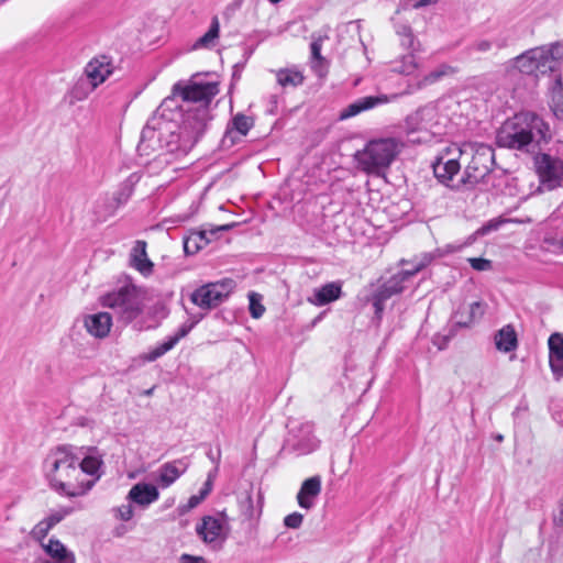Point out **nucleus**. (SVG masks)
<instances>
[{
  "mask_svg": "<svg viewBox=\"0 0 563 563\" xmlns=\"http://www.w3.org/2000/svg\"><path fill=\"white\" fill-rule=\"evenodd\" d=\"M181 111L173 98H165L154 114L147 120L141 132L137 151L141 155H150L158 150L168 153L187 152L191 147L185 145L179 118Z\"/></svg>",
  "mask_w": 563,
  "mask_h": 563,
  "instance_id": "f257e3e1",
  "label": "nucleus"
},
{
  "mask_svg": "<svg viewBox=\"0 0 563 563\" xmlns=\"http://www.w3.org/2000/svg\"><path fill=\"white\" fill-rule=\"evenodd\" d=\"M85 446L62 444L51 450L44 462L45 477L49 487L67 497H78L91 489L95 482H85L78 468V461Z\"/></svg>",
  "mask_w": 563,
  "mask_h": 563,
  "instance_id": "f03ea898",
  "label": "nucleus"
},
{
  "mask_svg": "<svg viewBox=\"0 0 563 563\" xmlns=\"http://www.w3.org/2000/svg\"><path fill=\"white\" fill-rule=\"evenodd\" d=\"M549 124L533 112H520L506 120L497 130L496 143L500 147L526 153L541 151L551 140Z\"/></svg>",
  "mask_w": 563,
  "mask_h": 563,
  "instance_id": "7ed1b4c3",
  "label": "nucleus"
},
{
  "mask_svg": "<svg viewBox=\"0 0 563 563\" xmlns=\"http://www.w3.org/2000/svg\"><path fill=\"white\" fill-rule=\"evenodd\" d=\"M102 305L113 310L118 322L123 325L132 324L135 331L156 327L146 322L143 300L133 285L122 286L117 291L107 294L102 298Z\"/></svg>",
  "mask_w": 563,
  "mask_h": 563,
  "instance_id": "20e7f679",
  "label": "nucleus"
},
{
  "mask_svg": "<svg viewBox=\"0 0 563 563\" xmlns=\"http://www.w3.org/2000/svg\"><path fill=\"white\" fill-rule=\"evenodd\" d=\"M399 153L396 139H376L367 142L362 151L354 155L358 167L372 175L380 176L389 168Z\"/></svg>",
  "mask_w": 563,
  "mask_h": 563,
  "instance_id": "39448f33",
  "label": "nucleus"
},
{
  "mask_svg": "<svg viewBox=\"0 0 563 563\" xmlns=\"http://www.w3.org/2000/svg\"><path fill=\"white\" fill-rule=\"evenodd\" d=\"M563 58V45L540 46L526 51L512 59L514 67L521 74L538 77L554 73Z\"/></svg>",
  "mask_w": 563,
  "mask_h": 563,
  "instance_id": "423d86ee",
  "label": "nucleus"
},
{
  "mask_svg": "<svg viewBox=\"0 0 563 563\" xmlns=\"http://www.w3.org/2000/svg\"><path fill=\"white\" fill-rule=\"evenodd\" d=\"M460 158L467 161L463 184H477L492 170L495 161L494 150L483 143L464 142L460 144Z\"/></svg>",
  "mask_w": 563,
  "mask_h": 563,
  "instance_id": "0eeeda50",
  "label": "nucleus"
},
{
  "mask_svg": "<svg viewBox=\"0 0 563 563\" xmlns=\"http://www.w3.org/2000/svg\"><path fill=\"white\" fill-rule=\"evenodd\" d=\"M411 279V273L400 269L376 287L374 284L371 285L372 290L365 295L364 301L372 303L376 319H382L386 301L393 296L401 294Z\"/></svg>",
  "mask_w": 563,
  "mask_h": 563,
  "instance_id": "6e6552de",
  "label": "nucleus"
},
{
  "mask_svg": "<svg viewBox=\"0 0 563 563\" xmlns=\"http://www.w3.org/2000/svg\"><path fill=\"white\" fill-rule=\"evenodd\" d=\"M219 93L218 82H198V81H178L172 88V95L167 98H173L176 104L178 98L181 99L183 106L197 107L206 106L209 108L212 99Z\"/></svg>",
  "mask_w": 563,
  "mask_h": 563,
  "instance_id": "1a4fd4ad",
  "label": "nucleus"
},
{
  "mask_svg": "<svg viewBox=\"0 0 563 563\" xmlns=\"http://www.w3.org/2000/svg\"><path fill=\"white\" fill-rule=\"evenodd\" d=\"M178 109L181 111L179 126L183 131L185 145L192 147L205 134L212 120L210 108L206 106L185 108L183 104H178Z\"/></svg>",
  "mask_w": 563,
  "mask_h": 563,
  "instance_id": "9d476101",
  "label": "nucleus"
},
{
  "mask_svg": "<svg viewBox=\"0 0 563 563\" xmlns=\"http://www.w3.org/2000/svg\"><path fill=\"white\" fill-rule=\"evenodd\" d=\"M533 154V168L540 183L538 191L563 188V159L540 151Z\"/></svg>",
  "mask_w": 563,
  "mask_h": 563,
  "instance_id": "9b49d317",
  "label": "nucleus"
},
{
  "mask_svg": "<svg viewBox=\"0 0 563 563\" xmlns=\"http://www.w3.org/2000/svg\"><path fill=\"white\" fill-rule=\"evenodd\" d=\"M234 287L235 283L231 278L209 283L197 288L190 299L201 309H214L228 299Z\"/></svg>",
  "mask_w": 563,
  "mask_h": 563,
  "instance_id": "f8f14e48",
  "label": "nucleus"
},
{
  "mask_svg": "<svg viewBox=\"0 0 563 563\" xmlns=\"http://www.w3.org/2000/svg\"><path fill=\"white\" fill-rule=\"evenodd\" d=\"M397 98V95H393L388 97L387 95H378V96H365L356 99L346 106L339 114L340 120H346L352 117H355L364 111L374 109L378 106L385 104L390 100Z\"/></svg>",
  "mask_w": 563,
  "mask_h": 563,
  "instance_id": "ddd939ff",
  "label": "nucleus"
},
{
  "mask_svg": "<svg viewBox=\"0 0 563 563\" xmlns=\"http://www.w3.org/2000/svg\"><path fill=\"white\" fill-rule=\"evenodd\" d=\"M197 322L198 321L183 323L174 335L168 336L165 341L150 350L143 356V360L146 362H154L162 357L164 354L173 350L175 345L194 329Z\"/></svg>",
  "mask_w": 563,
  "mask_h": 563,
  "instance_id": "4468645a",
  "label": "nucleus"
},
{
  "mask_svg": "<svg viewBox=\"0 0 563 563\" xmlns=\"http://www.w3.org/2000/svg\"><path fill=\"white\" fill-rule=\"evenodd\" d=\"M197 322L198 321L183 323L174 335L168 336L165 341L150 350L143 356V360L146 362H154L162 357L164 354L173 350L175 345L194 329Z\"/></svg>",
  "mask_w": 563,
  "mask_h": 563,
  "instance_id": "2eb2a0df",
  "label": "nucleus"
},
{
  "mask_svg": "<svg viewBox=\"0 0 563 563\" xmlns=\"http://www.w3.org/2000/svg\"><path fill=\"white\" fill-rule=\"evenodd\" d=\"M300 432L302 433V438L300 439L296 434L290 433L283 446L284 451L295 453L296 455H305L317 448V443L309 424L302 426L300 428Z\"/></svg>",
  "mask_w": 563,
  "mask_h": 563,
  "instance_id": "dca6fc26",
  "label": "nucleus"
},
{
  "mask_svg": "<svg viewBox=\"0 0 563 563\" xmlns=\"http://www.w3.org/2000/svg\"><path fill=\"white\" fill-rule=\"evenodd\" d=\"M112 71L113 67L111 59L106 55L95 57L85 68V73L93 88L102 84L112 74Z\"/></svg>",
  "mask_w": 563,
  "mask_h": 563,
  "instance_id": "f3484780",
  "label": "nucleus"
},
{
  "mask_svg": "<svg viewBox=\"0 0 563 563\" xmlns=\"http://www.w3.org/2000/svg\"><path fill=\"white\" fill-rule=\"evenodd\" d=\"M264 503V496L261 489L256 493V499H254L253 487L245 489L239 496V509L243 517L247 520L258 518L262 514Z\"/></svg>",
  "mask_w": 563,
  "mask_h": 563,
  "instance_id": "a211bd4d",
  "label": "nucleus"
},
{
  "mask_svg": "<svg viewBox=\"0 0 563 563\" xmlns=\"http://www.w3.org/2000/svg\"><path fill=\"white\" fill-rule=\"evenodd\" d=\"M196 533L207 544L216 543L218 540H224L223 523L213 516H205L200 523L196 526Z\"/></svg>",
  "mask_w": 563,
  "mask_h": 563,
  "instance_id": "6ab92c4d",
  "label": "nucleus"
},
{
  "mask_svg": "<svg viewBox=\"0 0 563 563\" xmlns=\"http://www.w3.org/2000/svg\"><path fill=\"white\" fill-rule=\"evenodd\" d=\"M141 176L137 173H132L124 179L118 190L115 191L112 200L109 202L107 213L104 217L114 214L115 210L125 205L134 192L136 184L140 181Z\"/></svg>",
  "mask_w": 563,
  "mask_h": 563,
  "instance_id": "aec40b11",
  "label": "nucleus"
},
{
  "mask_svg": "<svg viewBox=\"0 0 563 563\" xmlns=\"http://www.w3.org/2000/svg\"><path fill=\"white\" fill-rule=\"evenodd\" d=\"M549 364L556 380L563 378V334L552 333L548 340Z\"/></svg>",
  "mask_w": 563,
  "mask_h": 563,
  "instance_id": "412c9836",
  "label": "nucleus"
},
{
  "mask_svg": "<svg viewBox=\"0 0 563 563\" xmlns=\"http://www.w3.org/2000/svg\"><path fill=\"white\" fill-rule=\"evenodd\" d=\"M343 295L342 282L335 280L313 289V294L308 301L317 307H322L340 299Z\"/></svg>",
  "mask_w": 563,
  "mask_h": 563,
  "instance_id": "4be33fe9",
  "label": "nucleus"
},
{
  "mask_svg": "<svg viewBox=\"0 0 563 563\" xmlns=\"http://www.w3.org/2000/svg\"><path fill=\"white\" fill-rule=\"evenodd\" d=\"M84 324L89 334L98 339H103L110 332L112 316L109 312L88 314L84 319Z\"/></svg>",
  "mask_w": 563,
  "mask_h": 563,
  "instance_id": "5701e85b",
  "label": "nucleus"
},
{
  "mask_svg": "<svg viewBox=\"0 0 563 563\" xmlns=\"http://www.w3.org/2000/svg\"><path fill=\"white\" fill-rule=\"evenodd\" d=\"M321 493V478L320 476H312L305 479L297 494L298 505L306 510L314 506L316 498Z\"/></svg>",
  "mask_w": 563,
  "mask_h": 563,
  "instance_id": "b1692460",
  "label": "nucleus"
},
{
  "mask_svg": "<svg viewBox=\"0 0 563 563\" xmlns=\"http://www.w3.org/2000/svg\"><path fill=\"white\" fill-rule=\"evenodd\" d=\"M146 242L143 240L135 241L130 253V266L140 272L143 276H148L153 273L154 264L147 257Z\"/></svg>",
  "mask_w": 563,
  "mask_h": 563,
  "instance_id": "393cba45",
  "label": "nucleus"
},
{
  "mask_svg": "<svg viewBox=\"0 0 563 563\" xmlns=\"http://www.w3.org/2000/svg\"><path fill=\"white\" fill-rule=\"evenodd\" d=\"M159 497L158 489L146 483L135 484L129 492L128 499L139 506L147 507Z\"/></svg>",
  "mask_w": 563,
  "mask_h": 563,
  "instance_id": "a878e982",
  "label": "nucleus"
},
{
  "mask_svg": "<svg viewBox=\"0 0 563 563\" xmlns=\"http://www.w3.org/2000/svg\"><path fill=\"white\" fill-rule=\"evenodd\" d=\"M188 464L184 460L164 463L159 467L158 485L167 488L174 484L187 470Z\"/></svg>",
  "mask_w": 563,
  "mask_h": 563,
  "instance_id": "bb28decb",
  "label": "nucleus"
},
{
  "mask_svg": "<svg viewBox=\"0 0 563 563\" xmlns=\"http://www.w3.org/2000/svg\"><path fill=\"white\" fill-rule=\"evenodd\" d=\"M102 465L101 456L98 454V450L95 446H85V453L81 455V459L78 461V468L81 472V478L84 474L87 475H97L100 476L99 468Z\"/></svg>",
  "mask_w": 563,
  "mask_h": 563,
  "instance_id": "cd10ccee",
  "label": "nucleus"
},
{
  "mask_svg": "<svg viewBox=\"0 0 563 563\" xmlns=\"http://www.w3.org/2000/svg\"><path fill=\"white\" fill-rule=\"evenodd\" d=\"M433 174L439 183L446 187L454 188L453 177L457 174V159H449L443 163L438 159L433 165Z\"/></svg>",
  "mask_w": 563,
  "mask_h": 563,
  "instance_id": "c85d7f7f",
  "label": "nucleus"
},
{
  "mask_svg": "<svg viewBox=\"0 0 563 563\" xmlns=\"http://www.w3.org/2000/svg\"><path fill=\"white\" fill-rule=\"evenodd\" d=\"M210 230L194 231L184 239V252L194 255L211 242Z\"/></svg>",
  "mask_w": 563,
  "mask_h": 563,
  "instance_id": "c756f323",
  "label": "nucleus"
},
{
  "mask_svg": "<svg viewBox=\"0 0 563 563\" xmlns=\"http://www.w3.org/2000/svg\"><path fill=\"white\" fill-rule=\"evenodd\" d=\"M496 349L500 352H511L518 346L517 333L512 325L503 327L495 335Z\"/></svg>",
  "mask_w": 563,
  "mask_h": 563,
  "instance_id": "7c9ffc66",
  "label": "nucleus"
},
{
  "mask_svg": "<svg viewBox=\"0 0 563 563\" xmlns=\"http://www.w3.org/2000/svg\"><path fill=\"white\" fill-rule=\"evenodd\" d=\"M323 37L319 36L313 38L310 44L311 51V68L319 76L324 77L328 74V63L325 58L321 55Z\"/></svg>",
  "mask_w": 563,
  "mask_h": 563,
  "instance_id": "2f4dec72",
  "label": "nucleus"
},
{
  "mask_svg": "<svg viewBox=\"0 0 563 563\" xmlns=\"http://www.w3.org/2000/svg\"><path fill=\"white\" fill-rule=\"evenodd\" d=\"M45 552L57 563H75V555L57 539H49L43 544Z\"/></svg>",
  "mask_w": 563,
  "mask_h": 563,
  "instance_id": "473e14b6",
  "label": "nucleus"
},
{
  "mask_svg": "<svg viewBox=\"0 0 563 563\" xmlns=\"http://www.w3.org/2000/svg\"><path fill=\"white\" fill-rule=\"evenodd\" d=\"M276 80L283 88H297L303 84L305 76L295 68H283L276 71Z\"/></svg>",
  "mask_w": 563,
  "mask_h": 563,
  "instance_id": "72a5a7b5",
  "label": "nucleus"
},
{
  "mask_svg": "<svg viewBox=\"0 0 563 563\" xmlns=\"http://www.w3.org/2000/svg\"><path fill=\"white\" fill-rule=\"evenodd\" d=\"M484 107L482 100H464L463 102H460V115L465 117L468 122L467 125H477L479 123V109ZM470 130H473V126L468 128Z\"/></svg>",
  "mask_w": 563,
  "mask_h": 563,
  "instance_id": "f704fd0d",
  "label": "nucleus"
},
{
  "mask_svg": "<svg viewBox=\"0 0 563 563\" xmlns=\"http://www.w3.org/2000/svg\"><path fill=\"white\" fill-rule=\"evenodd\" d=\"M551 109L553 113L563 119V82L561 76H556L551 89Z\"/></svg>",
  "mask_w": 563,
  "mask_h": 563,
  "instance_id": "c9c22d12",
  "label": "nucleus"
},
{
  "mask_svg": "<svg viewBox=\"0 0 563 563\" xmlns=\"http://www.w3.org/2000/svg\"><path fill=\"white\" fill-rule=\"evenodd\" d=\"M418 68V63L415 53H408L401 57L400 60L394 63L393 71L401 75H412Z\"/></svg>",
  "mask_w": 563,
  "mask_h": 563,
  "instance_id": "e433bc0d",
  "label": "nucleus"
},
{
  "mask_svg": "<svg viewBox=\"0 0 563 563\" xmlns=\"http://www.w3.org/2000/svg\"><path fill=\"white\" fill-rule=\"evenodd\" d=\"M485 312V303L482 301H474L468 307L466 316L460 320V328L471 327L475 322L482 319Z\"/></svg>",
  "mask_w": 563,
  "mask_h": 563,
  "instance_id": "4c0bfd02",
  "label": "nucleus"
},
{
  "mask_svg": "<svg viewBox=\"0 0 563 563\" xmlns=\"http://www.w3.org/2000/svg\"><path fill=\"white\" fill-rule=\"evenodd\" d=\"M254 122L251 117L243 113L235 114L232 120L228 123V128L238 132L240 136H245L252 129Z\"/></svg>",
  "mask_w": 563,
  "mask_h": 563,
  "instance_id": "58836bf2",
  "label": "nucleus"
},
{
  "mask_svg": "<svg viewBox=\"0 0 563 563\" xmlns=\"http://www.w3.org/2000/svg\"><path fill=\"white\" fill-rule=\"evenodd\" d=\"M220 24L217 16H214L211 21L209 30L199 37L194 44V48L198 49L201 47H209L216 38L219 37Z\"/></svg>",
  "mask_w": 563,
  "mask_h": 563,
  "instance_id": "ea45409f",
  "label": "nucleus"
},
{
  "mask_svg": "<svg viewBox=\"0 0 563 563\" xmlns=\"http://www.w3.org/2000/svg\"><path fill=\"white\" fill-rule=\"evenodd\" d=\"M505 222H507V220L505 219H501V218H495V219H492L489 220L487 223L483 224L479 229H477L475 231V233L473 235H471L464 243V245H470L472 244L473 240L479 235V236H483V235H486L493 231H497Z\"/></svg>",
  "mask_w": 563,
  "mask_h": 563,
  "instance_id": "a19ab883",
  "label": "nucleus"
},
{
  "mask_svg": "<svg viewBox=\"0 0 563 563\" xmlns=\"http://www.w3.org/2000/svg\"><path fill=\"white\" fill-rule=\"evenodd\" d=\"M457 107V100L453 97H444L438 102L439 112L446 117L450 121H453L456 117L455 108Z\"/></svg>",
  "mask_w": 563,
  "mask_h": 563,
  "instance_id": "79ce46f5",
  "label": "nucleus"
},
{
  "mask_svg": "<svg viewBox=\"0 0 563 563\" xmlns=\"http://www.w3.org/2000/svg\"><path fill=\"white\" fill-rule=\"evenodd\" d=\"M249 301H250V303H249L250 314L254 319L261 318L265 312V307L262 303V295H260L255 291H251V292H249Z\"/></svg>",
  "mask_w": 563,
  "mask_h": 563,
  "instance_id": "37998d69",
  "label": "nucleus"
},
{
  "mask_svg": "<svg viewBox=\"0 0 563 563\" xmlns=\"http://www.w3.org/2000/svg\"><path fill=\"white\" fill-rule=\"evenodd\" d=\"M74 511L73 507H60L57 510H54L44 518L47 522H49V526L53 528L60 521H63L67 516H69Z\"/></svg>",
  "mask_w": 563,
  "mask_h": 563,
  "instance_id": "c03bdc74",
  "label": "nucleus"
},
{
  "mask_svg": "<svg viewBox=\"0 0 563 563\" xmlns=\"http://www.w3.org/2000/svg\"><path fill=\"white\" fill-rule=\"evenodd\" d=\"M438 258L435 252L423 253L420 258L416 262L412 268L406 269L411 273V277H413L418 272L427 267L433 260Z\"/></svg>",
  "mask_w": 563,
  "mask_h": 563,
  "instance_id": "a18cd8bd",
  "label": "nucleus"
},
{
  "mask_svg": "<svg viewBox=\"0 0 563 563\" xmlns=\"http://www.w3.org/2000/svg\"><path fill=\"white\" fill-rule=\"evenodd\" d=\"M239 135L240 134L238 132H234L233 130L227 126V130L220 141V148L224 151L230 150L240 141Z\"/></svg>",
  "mask_w": 563,
  "mask_h": 563,
  "instance_id": "49530a36",
  "label": "nucleus"
},
{
  "mask_svg": "<svg viewBox=\"0 0 563 563\" xmlns=\"http://www.w3.org/2000/svg\"><path fill=\"white\" fill-rule=\"evenodd\" d=\"M51 529L52 527L49 526V522L43 519L34 526L31 531V536L34 540L42 542Z\"/></svg>",
  "mask_w": 563,
  "mask_h": 563,
  "instance_id": "de8ad7c7",
  "label": "nucleus"
},
{
  "mask_svg": "<svg viewBox=\"0 0 563 563\" xmlns=\"http://www.w3.org/2000/svg\"><path fill=\"white\" fill-rule=\"evenodd\" d=\"M434 252L438 258L443 260V264L450 265L451 262L448 258L456 252V246L453 244H446L442 247L435 249Z\"/></svg>",
  "mask_w": 563,
  "mask_h": 563,
  "instance_id": "09e8293b",
  "label": "nucleus"
},
{
  "mask_svg": "<svg viewBox=\"0 0 563 563\" xmlns=\"http://www.w3.org/2000/svg\"><path fill=\"white\" fill-rule=\"evenodd\" d=\"M302 521H303V516L297 511L289 514L284 518V525L290 529L300 528L302 525Z\"/></svg>",
  "mask_w": 563,
  "mask_h": 563,
  "instance_id": "8fccbe9b",
  "label": "nucleus"
},
{
  "mask_svg": "<svg viewBox=\"0 0 563 563\" xmlns=\"http://www.w3.org/2000/svg\"><path fill=\"white\" fill-rule=\"evenodd\" d=\"M453 74H454L453 67L448 66V65H441L437 69H434L433 71L430 73V75L428 76V79L430 81H437L444 76L453 75Z\"/></svg>",
  "mask_w": 563,
  "mask_h": 563,
  "instance_id": "3c124183",
  "label": "nucleus"
},
{
  "mask_svg": "<svg viewBox=\"0 0 563 563\" xmlns=\"http://www.w3.org/2000/svg\"><path fill=\"white\" fill-rule=\"evenodd\" d=\"M406 34V36L400 37L401 46L409 49L410 53H416L420 44L416 41V37L412 32Z\"/></svg>",
  "mask_w": 563,
  "mask_h": 563,
  "instance_id": "603ef678",
  "label": "nucleus"
},
{
  "mask_svg": "<svg viewBox=\"0 0 563 563\" xmlns=\"http://www.w3.org/2000/svg\"><path fill=\"white\" fill-rule=\"evenodd\" d=\"M467 261L472 268L478 272H484L492 268V262L486 258L470 257Z\"/></svg>",
  "mask_w": 563,
  "mask_h": 563,
  "instance_id": "864d4df0",
  "label": "nucleus"
},
{
  "mask_svg": "<svg viewBox=\"0 0 563 563\" xmlns=\"http://www.w3.org/2000/svg\"><path fill=\"white\" fill-rule=\"evenodd\" d=\"M452 328H454V325H452ZM452 336L453 329H451L448 334H435L432 339V342L435 346H438L439 350H444L448 346L449 341L452 339Z\"/></svg>",
  "mask_w": 563,
  "mask_h": 563,
  "instance_id": "5fc2aeb1",
  "label": "nucleus"
},
{
  "mask_svg": "<svg viewBox=\"0 0 563 563\" xmlns=\"http://www.w3.org/2000/svg\"><path fill=\"white\" fill-rule=\"evenodd\" d=\"M200 503H201V500L198 498V496L192 495L189 497L187 504L179 506V508H178L179 512L181 515H184V514L190 511L191 509L196 508Z\"/></svg>",
  "mask_w": 563,
  "mask_h": 563,
  "instance_id": "6e6d98bb",
  "label": "nucleus"
},
{
  "mask_svg": "<svg viewBox=\"0 0 563 563\" xmlns=\"http://www.w3.org/2000/svg\"><path fill=\"white\" fill-rule=\"evenodd\" d=\"M118 512H119V518L123 521L131 520L133 517V514H134L133 508L130 504L122 505L121 507H119Z\"/></svg>",
  "mask_w": 563,
  "mask_h": 563,
  "instance_id": "4d7b16f0",
  "label": "nucleus"
},
{
  "mask_svg": "<svg viewBox=\"0 0 563 563\" xmlns=\"http://www.w3.org/2000/svg\"><path fill=\"white\" fill-rule=\"evenodd\" d=\"M207 456L214 464V470L212 473H217L221 461L220 448H218L216 452H213V450L210 448L207 452Z\"/></svg>",
  "mask_w": 563,
  "mask_h": 563,
  "instance_id": "13d9d810",
  "label": "nucleus"
},
{
  "mask_svg": "<svg viewBox=\"0 0 563 563\" xmlns=\"http://www.w3.org/2000/svg\"><path fill=\"white\" fill-rule=\"evenodd\" d=\"M391 21L394 22L395 31L399 37H404L407 35L406 33L412 32L408 24L396 22L395 18H391Z\"/></svg>",
  "mask_w": 563,
  "mask_h": 563,
  "instance_id": "bf43d9fd",
  "label": "nucleus"
},
{
  "mask_svg": "<svg viewBox=\"0 0 563 563\" xmlns=\"http://www.w3.org/2000/svg\"><path fill=\"white\" fill-rule=\"evenodd\" d=\"M179 563H207V561L202 556H195L185 553L179 558Z\"/></svg>",
  "mask_w": 563,
  "mask_h": 563,
  "instance_id": "052dcab7",
  "label": "nucleus"
},
{
  "mask_svg": "<svg viewBox=\"0 0 563 563\" xmlns=\"http://www.w3.org/2000/svg\"><path fill=\"white\" fill-rule=\"evenodd\" d=\"M245 62H238L234 64L233 66V73H232V79L233 80H239L241 78V74L245 67Z\"/></svg>",
  "mask_w": 563,
  "mask_h": 563,
  "instance_id": "680f3d73",
  "label": "nucleus"
},
{
  "mask_svg": "<svg viewBox=\"0 0 563 563\" xmlns=\"http://www.w3.org/2000/svg\"><path fill=\"white\" fill-rule=\"evenodd\" d=\"M554 525L559 527H563V497L559 505V512L554 516Z\"/></svg>",
  "mask_w": 563,
  "mask_h": 563,
  "instance_id": "e2e57ef3",
  "label": "nucleus"
},
{
  "mask_svg": "<svg viewBox=\"0 0 563 563\" xmlns=\"http://www.w3.org/2000/svg\"><path fill=\"white\" fill-rule=\"evenodd\" d=\"M216 473H212L210 472L208 474V478L207 481L203 483L202 487L200 488V490H203L205 493H207L208 495L211 493L212 490V478L214 476Z\"/></svg>",
  "mask_w": 563,
  "mask_h": 563,
  "instance_id": "0e129e2a",
  "label": "nucleus"
},
{
  "mask_svg": "<svg viewBox=\"0 0 563 563\" xmlns=\"http://www.w3.org/2000/svg\"><path fill=\"white\" fill-rule=\"evenodd\" d=\"M235 224L234 223H231V224H223V225H220V227H216V228H212L210 230V235L211 236H217V234L221 231H229L231 230Z\"/></svg>",
  "mask_w": 563,
  "mask_h": 563,
  "instance_id": "69168bd1",
  "label": "nucleus"
},
{
  "mask_svg": "<svg viewBox=\"0 0 563 563\" xmlns=\"http://www.w3.org/2000/svg\"><path fill=\"white\" fill-rule=\"evenodd\" d=\"M252 54H253V48H244V54H243V60L242 62H245V64H246L249 58L252 56Z\"/></svg>",
  "mask_w": 563,
  "mask_h": 563,
  "instance_id": "338daca9",
  "label": "nucleus"
},
{
  "mask_svg": "<svg viewBox=\"0 0 563 563\" xmlns=\"http://www.w3.org/2000/svg\"><path fill=\"white\" fill-rule=\"evenodd\" d=\"M431 2V0H419L416 4H415V8H421V7H424L427 4H429Z\"/></svg>",
  "mask_w": 563,
  "mask_h": 563,
  "instance_id": "774afa93",
  "label": "nucleus"
}]
</instances>
